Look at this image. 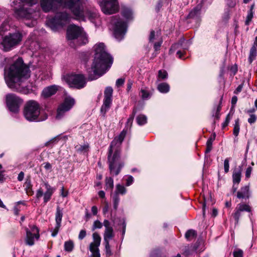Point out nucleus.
<instances>
[{
	"instance_id": "nucleus-1",
	"label": "nucleus",
	"mask_w": 257,
	"mask_h": 257,
	"mask_svg": "<svg viewBox=\"0 0 257 257\" xmlns=\"http://www.w3.org/2000/svg\"><path fill=\"white\" fill-rule=\"evenodd\" d=\"M5 79L8 86L21 92L23 83L30 77V71L22 58H18L8 68L5 69Z\"/></svg>"
},
{
	"instance_id": "nucleus-2",
	"label": "nucleus",
	"mask_w": 257,
	"mask_h": 257,
	"mask_svg": "<svg viewBox=\"0 0 257 257\" xmlns=\"http://www.w3.org/2000/svg\"><path fill=\"white\" fill-rule=\"evenodd\" d=\"M93 49L95 52L94 57L91 69L93 74H89L88 80H95L103 75L111 67L113 63V58L106 51L104 43L95 44Z\"/></svg>"
},
{
	"instance_id": "nucleus-3",
	"label": "nucleus",
	"mask_w": 257,
	"mask_h": 257,
	"mask_svg": "<svg viewBox=\"0 0 257 257\" xmlns=\"http://www.w3.org/2000/svg\"><path fill=\"white\" fill-rule=\"evenodd\" d=\"M81 0H40V3L43 11L48 13L50 11L55 12L58 6L63 5L70 9L75 16V18L79 21H85L83 8L80 5Z\"/></svg>"
},
{
	"instance_id": "nucleus-4",
	"label": "nucleus",
	"mask_w": 257,
	"mask_h": 257,
	"mask_svg": "<svg viewBox=\"0 0 257 257\" xmlns=\"http://www.w3.org/2000/svg\"><path fill=\"white\" fill-rule=\"evenodd\" d=\"M126 134V131L123 130L117 137L114 138L111 142L108 154L109 169L110 173L117 175L123 164L119 162L120 147Z\"/></svg>"
},
{
	"instance_id": "nucleus-5",
	"label": "nucleus",
	"mask_w": 257,
	"mask_h": 257,
	"mask_svg": "<svg viewBox=\"0 0 257 257\" xmlns=\"http://www.w3.org/2000/svg\"><path fill=\"white\" fill-rule=\"evenodd\" d=\"M41 107L35 100H29L26 103L24 109V116L29 121H42L48 118L45 112H41Z\"/></svg>"
},
{
	"instance_id": "nucleus-6",
	"label": "nucleus",
	"mask_w": 257,
	"mask_h": 257,
	"mask_svg": "<svg viewBox=\"0 0 257 257\" xmlns=\"http://www.w3.org/2000/svg\"><path fill=\"white\" fill-rule=\"evenodd\" d=\"M23 38V35L20 31L9 33L2 37L0 48L5 52H9L21 44Z\"/></svg>"
},
{
	"instance_id": "nucleus-7",
	"label": "nucleus",
	"mask_w": 257,
	"mask_h": 257,
	"mask_svg": "<svg viewBox=\"0 0 257 257\" xmlns=\"http://www.w3.org/2000/svg\"><path fill=\"white\" fill-rule=\"evenodd\" d=\"M67 39L69 41L77 40L78 45L85 44L88 42L87 37L82 29L75 25H70L67 28Z\"/></svg>"
},
{
	"instance_id": "nucleus-8",
	"label": "nucleus",
	"mask_w": 257,
	"mask_h": 257,
	"mask_svg": "<svg viewBox=\"0 0 257 257\" xmlns=\"http://www.w3.org/2000/svg\"><path fill=\"white\" fill-rule=\"evenodd\" d=\"M70 19L69 14L66 12L57 13L55 17L48 19L46 24L53 31H56L60 27L67 24Z\"/></svg>"
},
{
	"instance_id": "nucleus-9",
	"label": "nucleus",
	"mask_w": 257,
	"mask_h": 257,
	"mask_svg": "<svg viewBox=\"0 0 257 257\" xmlns=\"http://www.w3.org/2000/svg\"><path fill=\"white\" fill-rule=\"evenodd\" d=\"M67 83L70 87L81 89L85 87L86 84V79L83 74H71L64 77Z\"/></svg>"
},
{
	"instance_id": "nucleus-10",
	"label": "nucleus",
	"mask_w": 257,
	"mask_h": 257,
	"mask_svg": "<svg viewBox=\"0 0 257 257\" xmlns=\"http://www.w3.org/2000/svg\"><path fill=\"white\" fill-rule=\"evenodd\" d=\"M111 24L114 25V35L118 41L121 40L126 32V24L121 21L119 18L113 17L111 20Z\"/></svg>"
},
{
	"instance_id": "nucleus-11",
	"label": "nucleus",
	"mask_w": 257,
	"mask_h": 257,
	"mask_svg": "<svg viewBox=\"0 0 257 257\" xmlns=\"http://www.w3.org/2000/svg\"><path fill=\"white\" fill-rule=\"evenodd\" d=\"M99 4L102 11L105 14L111 15L117 12V0H99Z\"/></svg>"
},
{
	"instance_id": "nucleus-12",
	"label": "nucleus",
	"mask_w": 257,
	"mask_h": 257,
	"mask_svg": "<svg viewBox=\"0 0 257 257\" xmlns=\"http://www.w3.org/2000/svg\"><path fill=\"white\" fill-rule=\"evenodd\" d=\"M6 103L9 110L14 113H17L19 110L20 105L22 104L23 100L12 93L8 94L6 97Z\"/></svg>"
},
{
	"instance_id": "nucleus-13",
	"label": "nucleus",
	"mask_w": 257,
	"mask_h": 257,
	"mask_svg": "<svg viewBox=\"0 0 257 257\" xmlns=\"http://www.w3.org/2000/svg\"><path fill=\"white\" fill-rule=\"evenodd\" d=\"M75 100L71 97H67L64 102L59 106L56 118L58 119H61L66 112L69 111L74 105Z\"/></svg>"
},
{
	"instance_id": "nucleus-14",
	"label": "nucleus",
	"mask_w": 257,
	"mask_h": 257,
	"mask_svg": "<svg viewBox=\"0 0 257 257\" xmlns=\"http://www.w3.org/2000/svg\"><path fill=\"white\" fill-rule=\"evenodd\" d=\"M31 230L26 228V236L25 243L29 246H32L35 244V239L38 240L40 237L39 230L35 225L29 226Z\"/></svg>"
},
{
	"instance_id": "nucleus-15",
	"label": "nucleus",
	"mask_w": 257,
	"mask_h": 257,
	"mask_svg": "<svg viewBox=\"0 0 257 257\" xmlns=\"http://www.w3.org/2000/svg\"><path fill=\"white\" fill-rule=\"evenodd\" d=\"M113 89L110 86L105 88L104 91V99L103 104L101 107V112L103 114L108 110L112 103Z\"/></svg>"
},
{
	"instance_id": "nucleus-16",
	"label": "nucleus",
	"mask_w": 257,
	"mask_h": 257,
	"mask_svg": "<svg viewBox=\"0 0 257 257\" xmlns=\"http://www.w3.org/2000/svg\"><path fill=\"white\" fill-rule=\"evenodd\" d=\"M14 14L18 19L30 20L34 18L33 10L30 8L25 7L24 5L19 9H15Z\"/></svg>"
},
{
	"instance_id": "nucleus-17",
	"label": "nucleus",
	"mask_w": 257,
	"mask_h": 257,
	"mask_svg": "<svg viewBox=\"0 0 257 257\" xmlns=\"http://www.w3.org/2000/svg\"><path fill=\"white\" fill-rule=\"evenodd\" d=\"M44 185L46 189L45 192L44 193L43 189L41 188H40L36 192V197L38 199H39L42 197V196H44V202L46 203L51 199L54 190L53 188L49 185L48 183H45Z\"/></svg>"
},
{
	"instance_id": "nucleus-18",
	"label": "nucleus",
	"mask_w": 257,
	"mask_h": 257,
	"mask_svg": "<svg viewBox=\"0 0 257 257\" xmlns=\"http://www.w3.org/2000/svg\"><path fill=\"white\" fill-rule=\"evenodd\" d=\"M251 209L250 206L244 203L238 204L234 210V212L232 214L235 221V224H237L239 222V218L241 216L242 211L251 212Z\"/></svg>"
},
{
	"instance_id": "nucleus-19",
	"label": "nucleus",
	"mask_w": 257,
	"mask_h": 257,
	"mask_svg": "<svg viewBox=\"0 0 257 257\" xmlns=\"http://www.w3.org/2000/svg\"><path fill=\"white\" fill-rule=\"evenodd\" d=\"M62 217V211L60 209V207L58 206L57 207L56 212L55 214L56 225L54 228L52 230V236L55 237L58 234L61 227Z\"/></svg>"
},
{
	"instance_id": "nucleus-20",
	"label": "nucleus",
	"mask_w": 257,
	"mask_h": 257,
	"mask_svg": "<svg viewBox=\"0 0 257 257\" xmlns=\"http://www.w3.org/2000/svg\"><path fill=\"white\" fill-rule=\"evenodd\" d=\"M86 17L93 23L95 26L99 25L100 19L96 10H87L85 13Z\"/></svg>"
},
{
	"instance_id": "nucleus-21",
	"label": "nucleus",
	"mask_w": 257,
	"mask_h": 257,
	"mask_svg": "<svg viewBox=\"0 0 257 257\" xmlns=\"http://www.w3.org/2000/svg\"><path fill=\"white\" fill-rule=\"evenodd\" d=\"M59 88V86L56 85H53L47 87L43 89L42 95L45 98L50 97L57 92Z\"/></svg>"
},
{
	"instance_id": "nucleus-22",
	"label": "nucleus",
	"mask_w": 257,
	"mask_h": 257,
	"mask_svg": "<svg viewBox=\"0 0 257 257\" xmlns=\"http://www.w3.org/2000/svg\"><path fill=\"white\" fill-rule=\"evenodd\" d=\"M249 194V186H245L242 187L240 191L237 192V197L239 199H243L244 198H248Z\"/></svg>"
},
{
	"instance_id": "nucleus-23",
	"label": "nucleus",
	"mask_w": 257,
	"mask_h": 257,
	"mask_svg": "<svg viewBox=\"0 0 257 257\" xmlns=\"http://www.w3.org/2000/svg\"><path fill=\"white\" fill-rule=\"evenodd\" d=\"M241 169H238L237 170H235L232 174V181L233 184H236L238 185L241 180Z\"/></svg>"
},
{
	"instance_id": "nucleus-24",
	"label": "nucleus",
	"mask_w": 257,
	"mask_h": 257,
	"mask_svg": "<svg viewBox=\"0 0 257 257\" xmlns=\"http://www.w3.org/2000/svg\"><path fill=\"white\" fill-rule=\"evenodd\" d=\"M9 22L10 19L8 18L6 19L0 26V37L2 36L5 32L10 30V25Z\"/></svg>"
},
{
	"instance_id": "nucleus-25",
	"label": "nucleus",
	"mask_w": 257,
	"mask_h": 257,
	"mask_svg": "<svg viewBox=\"0 0 257 257\" xmlns=\"http://www.w3.org/2000/svg\"><path fill=\"white\" fill-rule=\"evenodd\" d=\"M201 6L198 5L194 8L189 14L188 17L189 18H197L200 15Z\"/></svg>"
},
{
	"instance_id": "nucleus-26",
	"label": "nucleus",
	"mask_w": 257,
	"mask_h": 257,
	"mask_svg": "<svg viewBox=\"0 0 257 257\" xmlns=\"http://www.w3.org/2000/svg\"><path fill=\"white\" fill-rule=\"evenodd\" d=\"M113 228H107L105 229L104 232V241H108L114 237Z\"/></svg>"
},
{
	"instance_id": "nucleus-27",
	"label": "nucleus",
	"mask_w": 257,
	"mask_h": 257,
	"mask_svg": "<svg viewBox=\"0 0 257 257\" xmlns=\"http://www.w3.org/2000/svg\"><path fill=\"white\" fill-rule=\"evenodd\" d=\"M152 94V93L148 90L146 88H142L140 90V95L143 100L149 99L151 97Z\"/></svg>"
},
{
	"instance_id": "nucleus-28",
	"label": "nucleus",
	"mask_w": 257,
	"mask_h": 257,
	"mask_svg": "<svg viewBox=\"0 0 257 257\" xmlns=\"http://www.w3.org/2000/svg\"><path fill=\"white\" fill-rule=\"evenodd\" d=\"M216 135L215 133L213 134L208 139L206 143V149L205 152L206 153H209L212 150V145L213 142L215 140Z\"/></svg>"
},
{
	"instance_id": "nucleus-29",
	"label": "nucleus",
	"mask_w": 257,
	"mask_h": 257,
	"mask_svg": "<svg viewBox=\"0 0 257 257\" xmlns=\"http://www.w3.org/2000/svg\"><path fill=\"white\" fill-rule=\"evenodd\" d=\"M24 187L26 191V193L29 195H32L33 194V191L32 190V185L30 179H27L24 183Z\"/></svg>"
},
{
	"instance_id": "nucleus-30",
	"label": "nucleus",
	"mask_w": 257,
	"mask_h": 257,
	"mask_svg": "<svg viewBox=\"0 0 257 257\" xmlns=\"http://www.w3.org/2000/svg\"><path fill=\"white\" fill-rule=\"evenodd\" d=\"M157 88L160 92L166 93L169 91L170 86L167 83L163 82L158 85Z\"/></svg>"
},
{
	"instance_id": "nucleus-31",
	"label": "nucleus",
	"mask_w": 257,
	"mask_h": 257,
	"mask_svg": "<svg viewBox=\"0 0 257 257\" xmlns=\"http://www.w3.org/2000/svg\"><path fill=\"white\" fill-rule=\"evenodd\" d=\"M161 38V33L160 31L157 32L156 34L154 31H151L149 39L150 42H153L155 40H159Z\"/></svg>"
},
{
	"instance_id": "nucleus-32",
	"label": "nucleus",
	"mask_w": 257,
	"mask_h": 257,
	"mask_svg": "<svg viewBox=\"0 0 257 257\" xmlns=\"http://www.w3.org/2000/svg\"><path fill=\"white\" fill-rule=\"evenodd\" d=\"M64 249L66 251L71 252L74 249V242L71 240L65 241L64 243Z\"/></svg>"
},
{
	"instance_id": "nucleus-33",
	"label": "nucleus",
	"mask_w": 257,
	"mask_h": 257,
	"mask_svg": "<svg viewBox=\"0 0 257 257\" xmlns=\"http://www.w3.org/2000/svg\"><path fill=\"white\" fill-rule=\"evenodd\" d=\"M136 120L139 125H143L147 122V117L144 114H140L137 117Z\"/></svg>"
},
{
	"instance_id": "nucleus-34",
	"label": "nucleus",
	"mask_w": 257,
	"mask_h": 257,
	"mask_svg": "<svg viewBox=\"0 0 257 257\" xmlns=\"http://www.w3.org/2000/svg\"><path fill=\"white\" fill-rule=\"evenodd\" d=\"M185 42V40L183 38L180 40V41L176 44H173L170 49V52L172 53L174 52L176 49H179L180 47H183V44Z\"/></svg>"
},
{
	"instance_id": "nucleus-35",
	"label": "nucleus",
	"mask_w": 257,
	"mask_h": 257,
	"mask_svg": "<svg viewBox=\"0 0 257 257\" xmlns=\"http://www.w3.org/2000/svg\"><path fill=\"white\" fill-rule=\"evenodd\" d=\"M126 192V188L122 185L117 184L114 194L124 195Z\"/></svg>"
},
{
	"instance_id": "nucleus-36",
	"label": "nucleus",
	"mask_w": 257,
	"mask_h": 257,
	"mask_svg": "<svg viewBox=\"0 0 257 257\" xmlns=\"http://www.w3.org/2000/svg\"><path fill=\"white\" fill-rule=\"evenodd\" d=\"M256 55V48L254 47H251L250 52H249V56L248 57V61L250 64L252 63L253 60L254 59V58Z\"/></svg>"
},
{
	"instance_id": "nucleus-37",
	"label": "nucleus",
	"mask_w": 257,
	"mask_h": 257,
	"mask_svg": "<svg viewBox=\"0 0 257 257\" xmlns=\"http://www.w3.org/2000/svg\"><path fill=\"white\" fill-rule=\"evenodd\" d=\"M197 235V233L195 230L193 229H189L185 233V237L186 238L190 240L192 238L195 237Z\"/></svg>"
},
{
	"instance_id": "nucleus-38",
	"label": "nucleus",
	"mask_w": 257,
	"mask_h": 257,
	"mask_svg": "<svg viewBox=\"0 0 257 257\" xmlns=\"http://www.w3.org/2000/svg\"><path fill=\"white\" fill-rule=\"evenodd\" d=\"M106 189L112 190L113 188V180L111 177H106L105 178Z\"/></svg>"
},
{
	"instance_id": "nucleus-39",
	"label": "nucleus",
	"mask_w": 257,
	"mask_h": 257,
	"mask_svg": "<svg viewBox=\"0 0 257 257\" xmlns=\"http://www.w3.org/2000/svg\"><path fill=\"white\" fill-rule=\"evenodd\" d=\"M239 130H240L239 119V118H237L235 120V123L234 124V128H233V134L235 137H237L238 135Z\"/></svg>"
},
{
	"instance_id": "nucleus-40",
	"label": "nucleus",
	"mask_w": 257,
	"mask_h": 257,
	"mask_svg": "<svg viewBox=\"0 0 257 257\" xmlns=\"http://www.w3.org/2000/svg\"><path fill=\"white\" fill-rule=\"evenodd\" d=\"M122 14L124 18L130 19L132 18L133 13L130 9L124 8L122 11Z\"/></svg>"
},
{
	"instance_id": "nucleus-41",
	"label": "nucleus",
	"mask_w": 257,
	"mask_h": 257,
	"mask_svg": "<svg viewBox=\"0 0 257 257\" xmlns=\"http://www.w3.org/2000/svg\"><path fill=\"white\" fill-rule=\"evenodd\" d=\"M112 201L113 203V208L115 210H116L118 208L120 198L117 194H114L112 196Z\"/></svg>"
},
{
	"instance_id": "nucleus-42",
	"label": "nucleus",
	"mask_w": 257,
	"mask_h": 257,
	"mask_svg": "<svg viewBox=\"0 0 257 257\" xmlns=\"http://www.w3.org/2000/svg\"><path fill=\"white\" fill-rule=\"evenodd\" d=\"M59 137L60 136H57V137L52 138L49 141L45 143V146L47 147H52L54 144H56L58 142Z\"/></svg>"
},
{
	"instance_id": "nucleus-43",
	"label": "nucleus",
	"mask_w": 257,
	"mask_h": 257,
	"mask_svg": "<svg viewBox=\"0 0 257 257\" xmlns=\"http://www.w3.org/2000/svg\"><path fill=\"white\" fill-rule=\"evenodd\" d=\"M136 113V110L134 109L133 110L132 114L130 116L129 118L127 119V121L126 122L127 126L131 127Z\"/></svg>"
},
{
	"instance_id": "nucleus-44",
	"label": "nucleus",
	"mask_w": 257,
	"mask_h": 257,
	"mask_svg": "<svg viewBox=\"0 0 257 257\" xmlns=\"http://www.w3.org/2000/svg\"><path fill=\"white\" fill-rule=\"evenodd\" d=\"M233 257H243V251L242 249L239 248H236L233 251Z\"/></svg>"
},
{
	"instance_id": "nucleus-45",
	"label": "nucleus",
	"mask_w": 257,
	"mask_h": 257,
	"mask_svg": "<svg viewBox=\"0 0 257 257\" xmlns=\"http://www.w3.org/2000/svg\"><path fill=\"white\" fill-rule=\"evenodd\" d=\"M105 249L107 256H109L112 255V252L110 249V246L108 241H104Z\"/></svg>"
},
{
	"instance_id": "nucleus-46",
	"label": "nucleus",
	"mask_w": 257,
	"mask_h": 257,
	"mask_svg": "<svg viewBox=\"0 0 257 257\" xmlns=\"http://www.w3.org/2000/svg\"><path fill=\"white\" fill-rule=\"evenodd\" d=\"M102 227V223L98 220H95L93 222V224L92 227V230L94 231L96 229H99V228H101Z\"/></svg>"
},
{
	"instance_id": "nucleus-47",
	"label": "nucleus",
	"mask_w": 257,
	"mask_h": 257,
	"mask_svg": "<svg viewBox=\"0 0 257 257\" xmlns=\"http://www.w3.org/2000/svg\"><path fill=\"white\" fill-rule=\"evenodd\" d=\"M168 73L164 70H160L158 72V77L162 79H165L167 78Z\"/></svg>"
},
{
	"instance_id": "nucleus-48",
	"label": "nucleus",
	"mask_w": 257,
	"mask_h": 257,
	"mask_svg": "<svg viewBox=\"0 0 257 257\" xmlns=\"http://www.w3.org/2000/svg\"><path fill=\"white\" fill-rule=\"evenodd\" d=\"M252 7H251V9L250 10V11L248 12L247 16L246 17L245 24L247 25L249 24L253 17V12L252 11Z\"/></svg>"
},
{
	"instance_id": "nucleus-49",
	"label": "nucleus",
	"mask_w": 257,
	"mask_h": 257,
	"mask_svg": "<svg viewBox=\"0 0 257 257\" xmlns=\"http://www.w3.org/2000/svg\"><path fill=\"white\" fill-rule=\"evenodd\" d=\"M150 257H161V251L160 249H157L152 251Z\"/></svg>"
},
{
	"instance_id": "nucleus-50",
	"label": "nucleus",
	"mask_w": 257,
	"mask_h": 257,
	"mask_svg": "<svg viewBox=\"0 0 257 257\" xmlns=\"http://www.w3.org/2000/svg\"><path fill=\"white\" fill-rule=\"evenodd\" d=\"M229 159L226 158L225 159L224 161V169L225 173H227L229 171Z\"/></svg>"
},
{
	"instance_id": "nucleus-51",
	"label": "nucleus",
	"mask_w": 257,
	"mask_h": 257,
	"mask_svg": "<svg viewBox=\"0 0 257 257\" xmlns=\"http://www.w3.org/2000/svg\"><path fill=\"white\" fill-rule=\"evenodd\" d=\"M22 3H26L30 6L36 4L38 2V0H20Z\"/></svg>"
},
{
	"instance_id": "nucleus-52",
	"label": "nucleus",
	"mask_w": 257,
	"mask_h": 257,
	"mask_svg": "<svg viewBox=\"0 0 257 257\" xmlns=\"http://www.w3.org/2000/svg\"><path fill=\"white\" fill-rule=\"evenodd\" d=\"M162 40L161 38L160 39L158 40V41L155 43L154 45V48L155 49V50L157 51L160 50V48L162 45Z\"/></svg>"
},
{
	"instance_id": "nucleus-53",
	"label": "nucleus",
	"mask_w": 257,
	"mask_h": 257,
	"mask_svg": "<svg viewBox=\"0 0 257 257\" xmlns=\"http://www.w3.org/2000/svg\"><path fill=\"white\" fill-rule=\"evenodd\" d=\"M252 171V168L251 167H248L246 170L245 176L246 179L250 178L251 172Z\"/></svg>"
},
{
	"instance_id": "nucleus-54",
	"label": "nucleus",
	"mask_w": 257,
	"mask_h": 257,
	"mask_svg": "<svg viewBox=\"0 0 257 257\" xmlns=\"http://www.w3.org/2000/svg\"><path fill=\"white\" fill-rule=\"evenodd\" d=\"M124 78H119L116 80L115 85L117 87H119L124 84Z\"/></svg>"
},
{
	"instance_id": "nucleus-55",
	"label": "nucleus",
	"mask_w": 257,
	"mask_h": 257,
	"mask_svg": "<svg viewBox=\"0 0 257 257\" xmlns=\"http://www.w3.org/2000/svg\"><path fill=\"white\" fill-rule=\"evenodd\" d=\"M227 5L230 8H233L236 5V0H226Z\"/></svg>"
},
{
	"instance_id": "nucleus-56",
	"label": "nucleus",
	"mask_w": 257,
	"mask_h": 257,
	"mask_svg": "<svg viewBox=\"0 0 257 257\" xmlns=\"http://www.w3.org/2000/svg\"><path fill=\"white\" fill-rule=\"evenodd\" d=\"M86 231L83 229L81 230L79 232V235H78V238L80 240H82L86 236Z\"/></svg>"
},
{
	"instance_id": "nucleus-57",
	"label": "nucleus",
	"mask_w": 257,
	"mask_h": 257,
	"mask_svg": "<svg viewBox=\"0 0 257 257\" xmlns=\"http://www.w3.org/2000/svg\"><path fill=\"white\" fill-rule=\"evenodd\" d=\"M256 120V117L254 114H251L249 118L248 119V122L250 124L254 123Z\"/></svg>"
},
{
	"instance_id": "nucleus-58",
	"label": "nucleus",
	"mask_w": 257,
	"mask_h": 257,
	"mask_svg": "<svg viewBox=\"0 0 257 257\" xmlns=\"http://www.w3.org/2000/svg\"><path fill=\"white\" fill-rule=\"evenodd\" d=\"M221 109V106L220 105H218L215 111V114H213V116L215 117L217 119H219V112Z\"/></svg>"
},
{
	"instance_id": "nucleus-59",
	"label": "nucleus",
	"mask_w": 257,
	"mask_h": 257,
	"mask_svg": "<svg viewBox=\"0 0 257 257\" xmlns=\"http://www.w3.org/2000/svg\"><path fill=\"white\" fill-rule=\"evenodd\" d=\"M126 186H130L134 181V178L132 176H130L126 179Z\"/></svg>"
},
{
	"instance_id": "nucleus-60",
	"label": "nucleus",
	"mask_w": 257,
	"mask_h": 257,
	"mask_svg": "<svg viewBox=\"0 0 257 257\" xmlns=\"http://www.w3.org/2000/svg\"><path fill=\"white\" fill-rule=\"evenodd\" d=\"M103 225L105 227V229L107 228H112L110 222L107 220H104L103 221Z\"/></svg>"
},
{
	"instance_id": "nucleus-61",
	"label": "nucleus",
	"mask_w": 257,
	"mask_h": 257,
	"mask_svg": "<svg viewBox=\"0 0 257 257\" xmlns=\"http://www.w3.org/2000/svg\"><path fill=\"white\" fill-rule=\"evenodd\" d=\"M230 119H231V117H230V115L228 114L226 116V119H225V121L222 124L223 127H224L228 125V124Z\"/></svg>"
},
{
	"instance_id": "nucleus-62",
	"label": "nucleus",
	"mask_w": 257,
	"mask_h": 257,
	"mask_svg": "<svg viewBox=\"0 0 257 257\" xmlns=\"http://www.w3.org/2000/svg\"><path fill=\"white\" fill-rule=\"evenodd\" d=\"M133 84V81L131 80H128L127 83V88L126 90L127 91H129L131 90L132 85Z\"/></svg>"
},
{
	"instance_id": "nucleus-63",
	"label": "nucleus",
	"mask_w": 257,
	"mask_h": 257,
	"mask_svg": "<svg viewBox=\"0 0 257 257\" xmlns=\"http://www.w3.org/2000/svg\"><path fill=\"white\" fill-rule=\"evenodd\" d=\"M237 101V96H233L232 97V99H231V105H232V108H233L235 106V105L236 104V102Z\"/></svg>"
},
{
	"instance_id": "nucleus-64",
	"label": "nucleus",
	"mask_w": 257,
	"mask_h": 257,
	"mask_svg": "<svg viewBox=\"0 0 257 257\" xmlns=\"http://www.w3.org/2000/svg\"><path fill=\"white\" fill-rule=\"evenodd\" d=\"M230 71L232 72L233 75H235L237 71V68L236 65L232 66L230 68Z\"/></svg>"
}]
</instances>
